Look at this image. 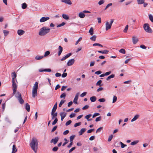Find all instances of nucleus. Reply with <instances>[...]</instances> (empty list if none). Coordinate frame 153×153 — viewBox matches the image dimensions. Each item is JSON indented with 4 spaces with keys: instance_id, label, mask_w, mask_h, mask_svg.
<instances>
[{
    "instance_id": "f3484780",
    "label": "nucleus",
    "mask_w": 153,
    "mask_h": 153,
    "mask_svg": "<svg viewBox=\"0 0 153 153\" xmlns=\"http://www.w3.org/2000/svg\"><path fill=\"white\" fill-rule=\"evenodd\" d=\"M25 33V31L22 30H19L17 31V33L19 36L22 35L23 34Z\"/></svg>"
},
{
    "instance_id": "f704fd0d",
    "label": "nucleus",
    "mask_w": 153,
    "mask_h": 153,
    "mask_svg": "<svg viewBox=\"0 0 153 153\" xmlns=\"http://www.w3.org/2000/svg\"><path fill=\"white\" fill-rule=\"evenodd\" d=\"M102 81L101 80H99L96 83V85L101 86V84L102 83Z\"/></svg>"
},
{
    "instance_id": "69168bd1",
    "label": "nucleus",
    "mask_w": 153,
    "mask_h": 153,
    "mask_svg": "<svg viewBox=\"0 0 153 153\" xmlns=\"http://www.w3.org/2000/svg\"><path fill=\"white\" fill-rule=\"evenodd\" d=\"M111 73V71H109L107 72H106L104 74V75L106 76H108Z\"/></svg>"
},
{
    "instance_id": "09e8293b",
    "label": "nucleus",
    "mask_w": 153,
    "mask_h": 153,
    "mask_svg": "<svg viewBox=\"0 0 153 153\" xmlns=\"http://www.w3.org/2000/svg\"><path fill=\"white\" fill-rule=\"evenodd\" d=\"M58 149V148L57 146H55L52 149V151L53 152H56Z\"/></svg>"
},
{
    "instance_id": "2f4dec72",
    "label": "nucleus",
    "mask_w": 153,
    "mask_h": 153,
    "mask_svg": "<svg viewBox=\"0 0 153 153\" xmlns=\"http://www.w3.org/2000/svg\"><path fill=\"white\" fill-rule=\"evenodd\" d=\"M139 141L138 140H136L135 141H134L132 142L131 143V145H134L136 144Z\"/></svg>"
},
{
    "instance_id": "473e14b6",
    "label": "nucleus",
    "mask_w": 153,
    "mask_h": 153,
    "mask_svg": "<svg viewBox=\"0 0 153 153\" xmlns=\"http://www.w3.org/2000/svg\"><path fill=\"white\" fill-rule=\"evenodd\" d=\"M3 32L4 34V36H7L9 33V32L8 30H3Z\"/></svg>"
},
{
    "instance_id": "49530a36",
    "label": "nucleus",
    "mask_w": 153,
    "mask_h": 153,
    "mask_svg": "<svg viewBox=\"0 0 153 153\" xmlns=\"http://www.w3.org/2000/svg\"><path fill=\"white\" fill-rule=\"evenodd\" d=\"M105 100L104 98H101L98 100V101L100 102H104L105 101Z\"/></svg>"
},
{
    "instance_id": "c9c22d12",
    "label": "nucleus",
    "mask_w": 153,
    "mask_h": 153,
    "mask_svg": "<svg viewBox=\"0 0 153 153\" xmlns=\"http://www.w3.org/2000/svg\"><path fill=\"white\" fill-rule=\"evenodd\" d=\"M117 97L116 96H114L113 97L112 103H114L115 102L117 101Z\"/></svg>"
},
{
    "instance_id": "79ce46f5",
    "label": "nucleus",
    "mask_w": 153,
    "mask_h": 153,
    "mask_svg": "<svg viewBox=\"0 0 153 153\" xmlns=\"http://www.w3.org/2000/svg\"><path fill=\"white\" fill-rule=\"evenodd\" d=\"M51 115L52 116H53L55 117H56L57 115V113L55 112H51Z\"/></svg>"
},
{
    "instance_id": "a878e982",
    "label": "nucleus",
    "mask_w": 153,
    "mask_h": 153,
    "mask_svg": "<svg viewBox=\"0 0 153 153\" xmlns=\"http://www.w3.org/2000/svg\"><path fill=\"white\" fill-rule=\"evenodd\" d=\"M93 31L94 28L93 27H91L89 30L88 32L92 36L94 34Z\"/></svg>"
},
{
    "instance_id": "bb28decb",
    "label": "nucleus",
    "mask_w": 153,
    "mask_h": 153,
    "mask_svg": "<svg viewBox=\"0 0 153 153\" xmlns=\"http://www.w3.org/2000/svg\"><path fill=\"white\" fill-rule=\"evenodd\" d=\"M114 76H115V75L114 74H111V75H110V76H108L106 80H107V81L109 80L111 78H114Z\"/></svg>"
},
{
    "instance_id": "6e6d98bb",
    "label": "nucleus",
    "mask_w": 153,
    "mask_h": 153,
    "mask_svg": "<svg viewBox=\"0 0 153 153\" xmlns=\"http://www.w3.org/2000/svg\"><path fill=\"white\" fill-rule=\"evenodd\" d=\"M103 127H100L98 129H97L96 130V133H97V132H100L102 129Z\"/></svg>"
},
{
    "instance_id": "c03bdc74",
    "label": "nucleus",
    "mask_w": 153,
    "mask_h": 153,
    "mask_svg": "<svg viewBox=\"0 0 153 153\" xmlns=\"http://www.w3.org/2000/svg\"><path fill=\"white\" fill-rule=\"evenodd\" d=\"M149 18L150 20L152 22H153V16L152 15L150 14L149 15Z\"/></svg>"
},
{
    "instance_id": "f03ea898",
    "label": "nucleus",
    "mask_w": 153,
    "mask_h": 153,
    "mask_svg": "<svg viewBox=\"0 0 153 153\" xmlns=\"http://www.w3.org/2000/svg\"><path fill=\"white\" fill-rule=\"evenodd\" d=\"M50 31V29L46 27H43L40 29L39 32V35L44 36L48 33Z\"/></svg>"
},
{
    "instance_id": "4be33fe9",
    "label": "nucleus",
    "mask_w": 153,
    "mask_h": 153,
    "mask_svg": "<svg viewBox=\"0 0 153 153\" xmlns=\"http://www.w3.org/2000/svg\"><path fill=\"white\" fill-rule=\"evenodd\" d=\"M17 151V149L16 148V146L14 145L13 146L12 151V153H15Z\"/></svg>"
},
{
    "instance_id": "de8ad7c7",
    "label": "nucleus",
    "mask_w": 153,
    "mask_h": 153,
    "mask_svg": "<svg viewBox=\"0 0 153 153\" xmlns=\"http://www.w3.org/2000/svg\"><path fill=\"white\" fill-rule=\"evenodd\" d=\"M66 97V94L65 93L62 94L60 96L61 98H63L64 99H65Z\"/></svg>"
},
{
    "instance_id": "39448f33",
    "label": "nucleus",
    "mask_w": 153,
    "mask_h": 153,
    "mask_svg": "<svg viewBox=\"0 0 153 153\" xmlns=\"http://www.w3.org/2000/svg\"><path fill=\"white\" fill-rule=\"evenodd\" d=\"M143 28L146 32L151 33L152 32V29L150 28L149 24L148 23H145L144 24Z\"/></svg>"
},
{
    "instance_id": "c85d7f7f",
    "label": "nucleus",
    "mask_w": 153,
    "mask_h": 153,
    "mask_svg": "<svg viewBox=\"0 0 153 153\" xmlns=\"http://www.w3.org/2000/svg\"><path fill=\"white\" fill-rule=\"evenodd\" d=\"M96 36L95 35H94L92 36V37H91L90 38V39L93 41H95L96 40Z\"/></svg>"
},
{
    "instance_id": "423d86ee",
    "label": "nucleus",
    "mask_w": 153,
    "mask_h": 153,
    "mask_svg": "<svg viewBox=\"0 0 153 153\" xmlns=\"http://www.w3.org/2000/svg\"><path fill=\"white\" fill-rule=\"evenodd\" d=\"M15 78L13 77L12 78V87L13 91V94H15L17 89V85L15 80Z\"/></svg>"
},
{
    "instance_id": "f257e3e1",
    "label": "nucleus",
    "mask_w": 153,
    "mask_h": 153,
    "mask_svg": "<svg viewBox=\"0 0 153 153\" xmlns=\"http://www.w3.org/2000/svg\"><path fill=\"white\" fill-rule=\"evenodd\" d=\"M38 143L37 140L35 138H33L30 142V146L32 149L36 153L38 149Z\"/></svg>"
},
{
    "instance_id": "412c9836",
    "label": "nucleus",
    "mask_w": 153,
    "mask_h": 153,
    "mask_svg": "<svg viewBox=\"0 0 153 153\" xmlns=\"http://www.w3.org/2000/svg\"><path fill=\"white\" fill-rule=\"evenodd\" d=\"M109 51L107 50H104L103 51H98V53H103V54H107L108 52Z\"/></svg>"
},
{
    "instance_id": "1a4fd4ad",
    "label": "nucleus",
    "mask_w": 153,
    "mask_h": 153,
    "mask_svg": "<svg viewBox=\"0 0 153 153\" xmlns=\"http://www.w3.org/2000/svg\"><path fill=\"white\" fill-rule=\"evenodd\" d=\"M74 59H73L69 60L67 63V65L68 66H70L72 65L74 63Z\"/></svg>"
},
{
    "instance_id": "864d4df0",
    "label": "nucleus",
    "mask_w": 153,
    "mask_h": 153,
    "mask_svg": "<svg viewBox=\"0 0 153 153\" xmlns=\"http://www.w3.org/2000/svg\"><path fill=\"white\" fill-rule=\"evenodd\" d=\"M120 145H121V146L122 148H124L125 146H126V145H125L124 144H123V143H122V142H120Z\"/></svg>"
},
{
    "instance_id": "e433bc0d",
    "label": "nucleus",
    "mask_w": 153,
    "mask_h": 153,
    "mask_svg": "<svg viewBox=\"0 0 153 153\" xmlns=\"http://www.w3.org/2000/svg\"><path fill=\"white\" fill-rule=\"evenodd\" d=\"M50 53V52L49 51H47L45 52L44 56H43L44 57H45L48 56Z\"/></svg>"
},
{
    "instance_id": "4d7b16f0",
    "label": "nucleus",
    "mask_w": 153,
    "mask_h": 153,
    "mask_svg": "<svg viewBox=\"0 0 153 153\" xmlns=\"http://www.w3.org/2000/svg\"><path fill=\"white\" fill-rule=\"evenodd\" d=\"M112 4L111 3L108 4L106 6L104 10H106L110 6H111L112 5Z\"/></svg>"
},
{
    "instance_id": "a18cd8bd",
    "label": "nucleus",
    "mask_w": 153,
    "mask_h": 153,
    "mask_svg": "<svg viewBox=\"0 0 153 153\" xmlns=\"http://www.w3.org/2000/svg\"><path fill=\"white\" fill-rule=\"evenodd\" d=\"M128 25H126V27H125L124 29L123 30V32L124 33H126L127 32V30L128 29Z\"/></svg>"
},
{
    "instance_id": "8fccbe9b",
    "label": "nucleus",
    "mask_w": 153,
    "mask_h": 153,
    "mask_svg": "<svg viewBox=\"0 0 153 153\" xmlns=\"http://www.w3.org/2000/svg\"><path fill=\"white\" fill-rule=\"evenodd\" d=\"M113 135L112 134H111V135H110L109 137V138L108 139V142H110V141H111L112 138H113Z\"/></svg>"
},
{
    "instance_id": "ddd939ff",
    "label": "nucleus",
    "mask_w": 153,
    "mask_h": 153,
    "mask_svg": "<svg viewBox=\"0 0 153 153\" xmlns=\"http://www.w3.org/2000/svg\"><path fill=\"white\" fill-rule=\"evenodd\" d=\"M140 117V115L139 114H136L134 117V118L131 120V122H134L137 119Z\"/></svg>"
},
{
    "instance_id": "4468645a",
    "label": "nucleus",
    "mask_w": 153,
    "mask_h": 153,
    "mask_svg": "<svg viewBox=\"0 0 153 153\" xmlns=\"http://www.w3.org/2000/svg\"><path fill=\"white\" fill-rule=\"evenodd\" d=\"M60 115L61 117V120L62 121L63 119L66 117V114L64 112H61L60 113Z\"/></svg>"
},
{
    "instance_id": "7ed1b4c3",
    "label": "nucleus",
    "mask_w": 153,
    "mask_h": 153,
    "mask_svg": "<svg viewBox=\"0 0 153 153\" xmlns=\"http://www.w3.org/2000/svg\"><path fill=\"white\" fill-rule=\"evenodd\" d=\"M38 88V84L37 82H36L33 87L32 88V97L33 98L37 96V89Z\"/></svg>"
},
{
    "instance_id": "37998d69",
    "label": "nucleus",
    "mask_w": 153,
    "mask_h": 153,
    "mask_svg": "<svg viewBox=\"0 0 153 153\" xmlns=\"http://www.w3.org/2000/svg\"><path fill=\"white\" fill-rule=\"evenodd\" d=\"M65 24V23L64 22H62L61 24L57 25V27H58L62 26Z\"/></svg>"
},
{
    "instance_id": "bf43d9fd",
    "label": "nucleus",
    "mask_w": 153,
    "mask_h": 153,
    "mask_svg": "<svg viewBox=\"0 0 153 153\" xmlns=\"http://www.w3.org/2000/svg\"><path fill=\"white\" fill-rule=\"evenodd\" d=\"M100 115L99 113H95L93 115L92 117L94 118L95 117Z\"/></svg>"
},
{
    "instance_id": "6ab92c4d",
    "label": "nucleus",
    "mask_w": 153,
    "mask_h": 153,
    "mask_svg": "<svg viewBox=\"0 0 153 153\" xmlns=\"http://www.w3.org/2000/svg\"><path fill=\"white\" fill-rule=\"evenodd\" d=\"M58 48L59 51L58 52V55L59 56L60 55L62 52V51L63 48L61 46H59Z\"/></svg>"
},
{
    "instance_id": "5701e85b",
    "label": "nucleus",
    "mask_w": 153,
    "mask_h": 153,
    "mask_svg": "<svg viewBox=\"0 0 153 153\" xmlns=\"http://www.w3.org/2000/svg\"><path fill=\"white\" fill-rule=\"evenodd\" d=\"M44 57L43 56H39L37 55L35 57V59L36 60H40L42 59Z\"/></svg>"
},
{
    "instance_id": "0eeeda50",
    "label": "nucleus",
    "mask_w": 153,
    "mask_h": 153,
    "mask_svg": "<svg viewBox=\"0 0 153 153\" xmlns=\"http://www.w3.org/2000/svg\"><path fill=\"white\" fill-rule=\"evenodd\" d=\"M59 140V138L58 137H56L54 139L53 138L51 140V143H53L54 145L56 144L58 141Z\"/></svg>"
},
{
    "instance_id": "f8f14e48",
    "label": "nucleus",
    "mask_w": 153,
    "mask_h": 153,
    "mask_svg": "<svg viewBox=\"0 0 153 153\" xmlns=\"http://www.w3.org/2000/svg\"><path fill=\"white\" fill-rule=\"evenodd\" d=\"M111 25L109 24V22L107 21L105 24L106 30H107L111 28Z\"/></svg>"
},
{
    "instance_id": "0e129e2a",
    "label": "nucleus",
    "mask_w": 153,
    "mask_h": 153,
    "mask_svg": "<svg viewBox=\"0 0 153 153\" xmlns=\"http://www.w3.org/2000/svg\"><path fill=\"white\" fill-rule=\"evenodd\" d=\"M86 94L87 93L86 92H83L80 95V97H83L85 96Z\"/></svg>"
},
{
    "instance_id": "dca6fc26",
    "label": "nucleus",
    "mask_w": 153,
    "mask_h": 153,
    "mask_svg": "<svg viewBox=\"0 0 153 153\" xmlns=\"http://www.w3.org/2000/svg\"><path fill=\"white\" fill-rule=\"evenodd\" d=\"M39 72H50L51 71V70L50 69H41L39 70Z\"/></svg>"
},
{
    "instance_id": "9d476101",
    "label": "nucleus",
    "mask_w": 153,
    "mask_h": 153,
    "mask_svg": "<svg viewBox=\"0 0 153 153\" xmlns=\"http://www.w3.org/2000/svg\"><path fill=\"white\" fill-rule=\"evenodd\" d=\"M49 19V17H42L40 19V22H44L46 21Z\"/></svg>"
},
{
    "instance_id": "a19ab883",
    "label": "nucleus",
    "mask_w": 153,
    "mask_h": 153,
    "mask_svg": "<svg viewBox=\"0 0 153 153\" xmlns=\"http://www.w3.org/2000/svg\"><path fill=\"white\" fill-rule=\"evenodd\" d=\"M75 137V135L71 136L70 137V141L71 142H72L73 140H74Z\"/></svg>"
},
{
    "instance_id": "3c124183",
    "label": "nucleus",
    "mask_w": 153,
    "mask_h": 153,
    "mask_svg": "<svg viewBox=\"0 0 153 153\" xmlns=\"http://www.w3.org/2000/svg\"><path fill=\"white\" fill-rule=\"evenodd\" d=\"M93 46H98L101 47H102V45H101V44H99V43H95L93 44Z\"/></svg>"
},
{
    "instance_id": "e2e57ef3",
    "label": "nucleus",
    "mask_w": 153,
    "mask_h": 153,
    "mask_svg": "<svg viewBox=\"0 0 153 153\" xmlns=\"http://www.w3.org/2000/svg\"><path fill=\"white\" fill-rule=\"evenodd\" d=\"M69 132V131L68 130H66L64 131L63 133V134L64 135H66L68 134Z\"/></svg>"
},
{
    "instance_id": "a211bd4d",
    "label": "nucleus",
    "mask_w": 153,
    "mask_h": 153,
    "mask_svg": "<svg viewBox=\"0 0 153 153\" xmlns=\"http://www.w3.org/2000/svg\"><path fill=\"white\" fill-rule=\"evenodd\" d=\"M86 130V129L85 128H82L80 131H79V134L80 135H82Z\"/></svg>"
},
{
    "instance_id": "ea45409f",
    "label": "nucleus",
    "mask_w": 153,
    "mask_h": 153,
    "mask_svg": "<svg viewBox=\"0 0 153 153\" xmlns=\"http://www.w3.org/2000/svg\"><path fill=\"white\" fill-rule=\"evenodd\" d=\"M27 5L26 3H24L22 4V8L23 9H25L26 8Z\"/></svg>"
},
{
    "instance_id": "7c9ffc66",
    "label": "nucleus",
    "mask_w": 153,
    "mask_h": 153,
    "mask_svg": "<svg viewBox=\"0 0 153 153\" xmlns=\"http://www.w3.org/2000/svg\"><path fill=\"white\" fill-rule=\"evenodd\" d=\"M119 52L123 54H125L126 53V51L124 49L122 48L119 50Z\"/></svg>"
},
{
    "instance_id": "4c0bfd02",
    "label": "nucleus",
    "mask_w": 153,
    "mask_h": 153,
    "mask_svg": "<svg viewBox=\"0 0 153 153\" xmlns=\"http://www.w3.org/2000/svg\"><path fill=\"white\" fill-rule=\"evenodd\" d=\"M65 100H61L59 104V106L61 107L62 105L65 102Z\"/></svg>"
},
{
    "instance_id": "603ef678",
    "label": "nucleus",
    "mask_w": 153,
    "mask_h": 153,
    "mask_svg": "<svg viewBox=\"0 0 153 153\" xmlns=\"http://www.w3.org/2000/svg\"><path fill=\"white\" fill-rule=\"evenodd\" d=\"M81 124V122H79L77 123H76L74 125V127H76L77 126H80Z\"/></svg>"
},
{
    "instance_id": "72a5a7b5",
    "label": "nucleus",
    "mask_w": 153,
    "mask_h": 153,
    "mask_svg": "<svg viewBox=\"0 0 153 153\" xmlns=\"http://www.w3.org/2000/svg\"><path fill=\"white\" fill-rule=\"evenodd\" d=\"M92 115L91 114H89L87 115H86L85 118L87 119V120L88 121V120L89 119V118Z\"/></svg>"
},
{
    "instance_id": "2eb2a0df",
    "label": "nucleus",
    "mask_w": 153,
    "mask_h": 153,
    "mask_svg": "<svg viewBox=\"0 0 153 153\" xmlns=\"http://www.w3.org/2000/svg\"><path fill=\"white\" fill-rule=\"evenodd\" d=\"M61 2L69 5H71L72 4L70 0H61Z\"/></svg>"
},
{
    "instance_id": "774afa93",
    "label": "nucleus",
    "mask_w": 153,
    "mask_h": 153,
    "mask_svg": "<svg viewBox=\"0 0 153 153\" xmlns=\"http://www.w3.org/2000/svg\"><path fill=\"white\" fill-rule=\"evenodd\" d=\"M67 73H64L62 74V77H65L67 76Z\"/></svg>"
},
{
    "instance_id": "5fc2aeb1",
    "label": "nucleus",
    "mask_w": 153,
    "mask_h": 153,
    "mask_svg": "<svg viewBox=\"0 0 153 153\" xmlns=\"http://www.w3.org/2000/svg\"><path fill=\"white\" fill-rule=\"evenodd\" d=\"M71 122L72 121L71 120L68 121L65 123L66 126H67L69 125L71 123Z\"/></svg>"
},
{
    "instance_id": "c756f323",
    "label": "nucleus",
    "mask_w": 153,
    "mask_h": 153,
    "mask_svg": "<svg viewBox=\"0 0 153 153\" xmlns=\"http://www.w3.org/2000/svg\"><path fill=\"white\" fill-rule=\"evenodd\" d=\"M138 4H142L144 3L145 0H137Z\"/></svg>"
},
{
    "instance_id": "b1692460",
    "label": "nucleus",
    "mask_w": 153,
    "mask_h": 153,
    "mask_svg": "<svg viewBox=\"0 0 153 153\" xmlns=\"http://www.w3.org/2000/svg\"><path fill=\"white\" fill-rule=\"evenodd\" d=\"M79 16L81 18H83L85 17V15L83 12H81L79 14Z\"/></svg>"
},
{
    "instance_id": "cd10ccee",
    "label": "nucleus",
    "mask_w": 153,
    "mask_h": 153,
    "mask_svg": "<svg viewBox=\"0 0 153 153\" xmlns=\"http://www.w3.org/2000/svg\"><path fill=\"white\" fill-rule=\"evenodd\" d=\"M25 108L28 112L30 111V105L27 103L26 104Z\"/></svg>"
},
{
    "instance_id": "20e7f679",
    "label": "nucleus",
    "mask_w": 153,
    "mask_h": 153,
    "mask_svg": "<svg viewBox=\"0 0 153 153\" xmlns=\"http://www.w3.org/2000/svg\"><path fill=\"white\" fill-rule=\"evenodd\" d=\"M15 97L18 100L20 104H23L24 103V101L22 98L21 94L19 92H17Z\"/></svg>"
},
{
    "instance_id": "680f3d73",
    "label": "nucleus",
    "mask_w": 153,
    "mask_h": 153,
    "mask_svg": "<svg viewBox=\"0 0 153 153\" xmlns=\"http://www.w3.org/2000/svg\"><path fill=\"white\" fill-rule=\"evenodd\" d=\"M101 117H97L95 120V121L96 122H98L100 121L101 120Z\"/></svg>"
},
{
    "instance_id": "aec40b11",
    "label": "nucleus",
    "mask_w": 153,
    "mask_h": 153,
    "mask_svg": "<svg viewBox=\"0 0 153 153\" xmlns=\"http://www.w3.org/2000/svg\"><path fill=\"white\" fill-rule=\"evenodd\" d=\"M62 18L66 20H68L69 19V16L66 14H63L62 15Z\"/></svg>"
},
{
    "instance_id": "6e6552de",
    "label": "nucleus",
    "mask_w": 153,
    "mask_h": 153,
    "mask_svg": "<svg viewBox=\"0 0 153 153\" xmlns=\"http://www.w3.org/2000/svg\"><path fill=\"white\" fill-rule=\"evenodd\" d=\"M132 40L134 44H136L138 41V39L137 37L134 36L132 37Z\"/></svg>"
},
{
    "instance_id": "13d9d810",
    "label": "nucleus",
    "mask_w": 153,
    "mask_h": 153,
    "mask_svg": "<svg viewBox=\"0 0 153 153\" xmlns=\"http://www.w3.org/2000/svg\"><path fill=\"white\" fill-rule=\"evenodd\" d=\"M89 107V105H85L84 107H83L82 108L83 110H85L87 109Z\"/></svg>"
},
{
    "instance_id": "338daca9",
    "label": "nucleus",
    "mask_w": 153,
    "mask_h": 153,
    "mask_svg": "<svg viewBox=\"0 0 153 153\" xmlns=\"http://www.w3.org/2000/svg\"><path fill=\"white\" fill-rule=\"evenodd\" d=\"M57 128V126H54L51 130V132H53Z\"/></svg>"
},
{
    "instance_id": "393cba45",
    "label": "nucleus",
    "mask_w": 153,
    "mask_h": 153,
    "mask_svg": "<svg viewBox=\"0 0 153 153\" xmlns=\"http://www.w3.org/2000/svg\"><path fill=\"white\" fill-rule=\"evenodd\" d=\"M97 99L96 97L95 96H93L90 98V100L91 102H95Z\"/></svg>"
},
{
    "instance_id": "58836bf2",
    "label": "nucleus",
    "mask_w": 153,
    "mask_h": 153,
    "mask_svg": "<svg viewBox=\"0 0 153 153\" xmlns=\"http://www.w3.org/2000/svg\"><path fill=\"white\" fill-rule=\"evenodd\" d=\"M58 121V119L57 118H55L54 121L52 123V125H55L57 122Z\"/></svg>"
},
{
    "instance_id": "9b49d317",
    "label": "nucleus",
    "mask_w": 153,
    "mask_h": 153,
    "mask_svg": "<svg viewBox=\"0 0 153 153\" xmlns=\"http://www.w3.org/2000/svg\"><path fill=\"white\" fill-rule=\"evenodd\" d=\"M79 94V93H77L76 94L75 96V98L74 99V102L76 104H77V100H78V95Z\"/></svg>"
},
{
    "instance_id": "052dcab7",
    "label": "nucleus",
    "mask_w": 153,
    "mask_h": 153,
    "mask_svg": "<svg viewBox=\"0 0 153 153\" xmlns=\"http://www.w3.org/2000/svg\"><path fill=\"white\" fill-rule=\"evenodd\" d=\"M104 0H101L100 1L98 2V4L99 5H101L104 3Z\"/></svg>"
}]
</instances>
